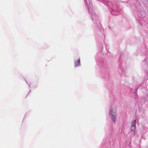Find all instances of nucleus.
<instances>
[{"label":"nucleus","instance_id":"20e7f679","mask_svg":"<svg viewBox=\"0 0 148 148\" xmlns=\"http://www.w3.org/2000/svg\"><path fill=\"white\" fill-rule=\"evenodd\" d=\"M136 129V126H131V130L132 131L134 132Z\"/></svg>","mask_w":148,"mask_h":148},{"label":"nucleus","instance_id":"7ed1b4c3","mask_svg":"<svg viewBox=\"0 0 148 148\" xmlns=\"http://www.w3.org/2000/svg\"><path fill=\"white\" fill-rule=\"evenodd\" d=\"M136 120H134L132 121V123L131 124V126H136Z\"/></svg>","mask_w":148,"mask_h":148},{"label":"nucleus","instance_id":"f257e3e1","mask_svg":"<svg viewBox=\"0 0 148 148\" xmlns=\"http://www.w3.org/2000/svg\"><path fill=\"white\" fill-rule=\"evenodd\" d=\"M110 115H111V117L114 122L115 121V116H116V114L115 113V111L114 109L112 108H111L110 110Z\"/></svg>","mask_w":148,"mask_h":148},{"label":"nucleus","instance_id":"f03ea898","mask_svg":"<svg viewBox=\"0 0 148 148\" xmlns=\"http://www.w3.org/2000/svg\"><path fill=\"white\" fill-rule=\"evenodd\" d=\"M80 65V60L79 59H78L75 63V66H79Z\"/></svg>","mask_w":148,"mask_h":148}]
</instances>
